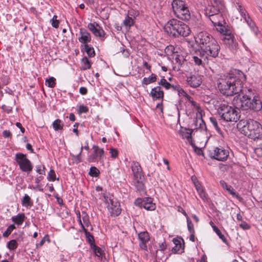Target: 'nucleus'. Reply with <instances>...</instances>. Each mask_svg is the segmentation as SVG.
<instances>
[{
	"mask_svg": "<svg viewBox=\"0 0 262 262\" xmlns=\"http://www.w3.org/2000/svg\"><path fill=\"white\" fill-rule=\"evenodd\" d=\"M243 73H239L238 76L229 73L222 75L218 79L217 86L220 92L227 96H232L243 91V81L245 80Z\"/></svg>",
	"mask_w": 262,
	"mask_h": 262,
	"instance_id": "f257e3e1",
	"label": "nucleus"
},
{
	"mask_svg": "<svg viewBox=\"0 0 262 262\" xmlns=\"http://www.w3.org/2000/svg\"><path fill=\"white\" fill-rule=\"evenodd\" d=\"M248 91L250 94H245L242 96L241 95H238L234 97L232 100V104L238 110H260L262 108L261 100L256 96H253V99L251 100V92L250 90H248Z\"/></svg>",
	"mask_w": 262,
	"mask_h": 262,
	"instance_id": "f03ea898",
	"label": "nucleus"
},
{
	"mask_svg": "<svg viewBox=\"0 0 262 262\" xmlns=\"http://www.w3.org/2000/svg\"><path fill=\"white\" fill-rule=\"evenodd\" d=\"M165 30L174 36H187L190 33L189 28L184 23L175 19L170 20L165 25Z\"/></svg>",
	"mask_w": 262,
	"mask_h": 262,
	"instance_id": "7ed1b4c3",
	"label": "nucleus"
},
{
	"mask_svg": "<svg viewBox=\"0 0 262 262\" xmlns=\"http://www.w3.org/2000/svg\"><path fill=\"white\" fill-rule=\"evenodd\" d=\"M237 127L246 136L253 135L255 138L260 139L261 124L258 122L251 120L249 122L241 120L237 124Z\"/></svg>",
	"mask_w": 262,
	"mask_h": 262,
	"instance_id": "20e7f679",
	"label": "nucleus"
},
{
	"mask_svg": "<svg viewBox=\"0 0 262 262\" xmlns=\"http://www.w3.org/2000/svg\"><path fill=\"white\" fill-rule=\"evenodd\" d=\"M218 112L222 118L227 122H236L240 117L238 112L226 102L219 105Z\"/></svg>",
	"mask_w": 262,
	"mask_h": 262,
	"instance_id": "39448f33",
	"label": "nucleus"
},
{
	"mask_svg": "<svg viewBox=\"0 0 262 262\" xmlns=\"http://www.w3.org/2000/svg\"><path fill=\"white\" fill-rule=\"evenodd\" d=\"M172 7L174 14L183 20H188L190 18V13L188 8L184 0L172 1Z\"/></svg>",
	"mask_w": 262,
	"mask_h": 262,
	"instance_id": "423d86ee",
	"label": "nucleus"
},
{
	"mask_svg": "<svg viewBox=\"0 0 262 262\" xmlns=\"http://www.w3.org/2000/svg\"><path fill=\"white\" fill-rule=\"evenodd\" d=\"M105 202L107 204V208L111 216H116L120 214L121 209L119 202L113 195H104Z\"/></svg>",
	"mask_w": 262,
	"mask_h": 262,
	"instance_id": "0eeeda50",
	"label": "nucleus"
},
{
	"mask_svg": "<svg viewBox=\"0 0 262 262\" xmlns=\"http://www.w3.org/2000/svg\"><path fill=\"white\" fill-rule=\"evenodd\" d=\"M15 160L22 171L30 173L32 170V164L30 161L27 158L25 155L17 153L15 155Z\"/></svg>",
	"mask_w": 262,
	"mask_h": 262,
	"instance_id": "6e6552de",
	"label": "nucleus"
},
{
	"mask_svg": "<svg viewBox=\"0 0 262 262\" xmlns=\"http://www.w3.org/2000/svg\"><path fill=\"white\" fill-rule=\"evenodd\" d=\"M209 156L211 158H214L219 161H225L229 156V151L223 147H213L210 149Z\"/></svg>",
	"mask_w": 262,
	"mask_h": 262,
	"instance_id": "1a4fd4ad",
	"label": "nucleus"
},
{
	"mask_svg": "<svg viewBox=\"0 0 262 262\" xmlns=\"http://www.w3.org/2000/svg\"><path fill=\"white\" fill-rule=\"evenodd\" d=\"M203 50L209 58L210 57L216 58L219 55L220 47L216 40L214 39L212 40V41Z\"/></svg>",
	"mask_w": 262,
	"mask_h": 262,
	"instance_id": "9d476101",
	"label": "nucleus"
},
{
	"mask_svg": "<svg viewBox=\"0 0 262 262\" xmlns=\"http://www.w3.org/2000/svg\"><path fill=\"white\" fill-rule=\"evenodd\" d=\"M214 39L207 33L203 32H200L195 37V41L201 49L209 45L212 41V40Z\"/></svg>",
	"mask_w": 262,
	"mask_h": 262,
	"instance_id": "9b49d317",
	"label": "nucleus"
},
{
	"mask_svg": "<svg viewBox=\"0 0 262 262\" xmlns=\"http://www.w3.org/2000/svg\"><path fill=\"white\" fill-rule=\"evenodd\" d=\"M136 204L140 205L147 210L153 211L156 209V205L152 203V200L150 198H145L143 200L138 199L136 200Z\"/></svg>",
	"mask_w": 262,
	"mask_h": 262,
	"instance_id": "f8f14e48",
	"label": "nucleus"
},
{
	"mask_svg": "<svg viewBox=\"0 0 262 262\" xmlns=\"http://www.w3.org/2000/svg\"><path fill=\"white\" fill-rule=\"evenodd\" d=\"M131 168L135 180L137 181L140 185H142V183H139V181L141 180L142 177V170L140 164L137 162L132 161Z\"/></svg>",
	"mask_w": 262,
	"mask_h": 262,
	"instance_id": "ddd939ff",
	"label": "nucleus"
},
{
	"mask_svg": "<svg viewBox=\"0 0 262 262\" xmlns=\"http://www.w3.org/2000/svg\"><path fill=\"white\" fill-rule=\"evenodd\" d=\"M224 8V6L223 3L214 4V5L206 8L205 14L209 16L216 15L220 14Z\"/></svg>",
	"mask_w": 262,
	"mask_h": 262,
	"instance_id": "4468645a",
	"label": "nucleus"
},
{
	"mask_svg": "<svg viewBox=\"0 0 262 262\" xmlns=\"http://www.w3.org/2000/svg\"><path fill=\"white\" fill-rule=\"evenodd\" d=\"M93 149H94L93 153L89 156L88 161L90 162H94L97 159L101 160L104 155L103 149L96 145L93 146Z\"/></svg>",
	"mask_w": 262,
	"mask_h": 262,
	"instance_id": "2eb2a0df",
	"label": "nucleus"
},
{
	"mask_svg": "<svg viewBox=\"0 0 262 262\" xmlns=\"http://www.w3.org/2000/svg\"><path fill=\"white\" fill-rule=\"evenodd\" d=\"M88 27L95 36L101 38L104 37L105 33L97 24L90 23L88 24Z\"/></svg>",
	"mask_w": 262,
	"mask_h": 262,
	"instance_id": "dca6fc26",
	"label": "nucleus"
},
{
	"mask_svg": "<svg viewBox=\"0 0 262 262\" xmlns=\"http://www.w3.org/2000/svg\"><path fill=\"white\" fill-rule=\"evenodd\" d=\"M178 92L179 94L184 95L187 98V100L191 104V105L194 107V109H195V110L196 111V113H203L200 105L196 102L192 100V98L190 96H189L188 94H187L186 93V92H184L182 89H181V88H178Z\"/></svg>",
	"mask_w": 262,
	"mask_h": 262,
	"instance_id": "f3484780",
	"label": "nucleus"
},
{
	"mask_svg": "<svg viewBox=\"0 0 262 262\" xmlns=\"http://www.w3.org/2000/svg\"><path fill=\"white\" fill-rule=\"evenodd\" d=\"M178 92L179 94L184 95L187 98V100L191 104V105L194 107V109H195V110L196 111V113H203L200 105L196 102L192 100V98L190 96H189L188 94H187L186 93V92H184L182 89H181V88H178Z\"/></svg>",
	"mask_w": 262,
	"mask_h": 262,
	"instance_id": "a211bd4d",
	"label": "nucleus"
},
{
	"mask_svg": "<svg viewBox=\"0 0 262 262\" xmlns=\"http://www.w3.org/2000/svg\"><path fill=\"white\" fill-rule=\"evenodd\" d=\"M187 82L192 87L199 86L202 82V77L199 75H193L187 77Z\"/></svg>",
	"mask_w": 262,
	"mask_h": 262,
	"instance_id": "6ab92c4d",
	"label": "nucleus"
},
{
	"mask_svg": "<svg viewBox=\"0 0 262 262\" xmlns=\"http://www.w3.org/2000/svg\"><path fill=\"white\" fill-rule=\"evenodd\" d=\"M203 113H196L195 127L196 129H206V125L203 118Z\"/></svg>",
	"mask_w": 262,
	"mask_h": 262,
	"instance_id": "aec40b11",
	"label": "nucleus"
},
{
	"mask_svg": "<svg viewBox=\"0 0 262 262\" xmlns=\"http://www.w3.org/2000/svg\"><path fill=\"white\" fill-rule=\"evenodd\" d=\"M80 37H79V41L82 43L86 44L91 40L90 34L85 30L81 29L80 30Z\"/></svg>",
	"mask_w": 262,
	"mask_h": 262,
	"instance_id": "412c9836",
	"label": "nucleus"
},
{
	"mask_svg": "<svg viewBox=\"0 0 262 262\" xmlns=\"http://www.w3.org/2000/svg\"><path fill=\"white\" fill-rule=\"evenodd\" d=\"M138 237L141 242L140 247L142 248L145 249L146 248V243L149 240L148 233L146 231L141 232L139 233Z\"/></svg>",
	"mask_w": 262,
	"mask_h": 262,
	"instance_id": "4be33fe9",
	"label": "nucleus"
},
{
	"mask_svg": "<svg viewBox=\"0 0 262 262\" xmlns=\"http://www.w3.org/2000/svg\"><path fill=\"white\" fill-rule=\"evenodd\" d=\"M192 133V129H185L181 132V135L183 138L186 139L192 147H194V143L191 139Z\"/></svg>",
	"mask_w": 262,
	"mask_h": 262,
	"instance_id": "5701e85b",
	"label": "nucleus"
},
{
	"mask_svg": "<svg viewBox=\"0 0 262 262\" xmlns=\"http://www.w3.org/2000/svg\"><path fill=\"white\" fill-rule=\"evenodd\" d=\"M150 95L154 99H159L163 97V92L160 86H157L151 89Z\"/></svg>",
	"mask_w": 262,
	"mask_h": 262,
	"instance_id": "b1692460",
	"label": "nucleus"
},
{
	"mask_svg": "<svg viewBox=\"0 0 262 262\" xmlns=\"http://www.w3.org/2000/svg\"><path fill=\"white\" fill-rule=\"evenodd\" d=\"M173 243L174 246L172 248V251L174 253L181 252V250L182 249L181 239L174 238L173 239Z\"/></svg>",
	"mask_w": 262,
	"mask_h": 262,
	"instance_id": "393cba45",
	"label": "nucleus"
},
{
	"mask_svg": "<svg viewBox=\"0 0 262 262\" xmlns=\"http://www.w3.org/2000/svg\"><path fill=\"white\" fill-rule=\"evenodd\" d=\"M159 84L162 85L164 86L166 89H172V90L174 91H178V88H180L179 86H174L171 85L169 82L167 81V80L165 79H161L159 83Z\"/></svg>",
	"mask_w": 262,
	"mask_h": 262,
	"instance_id": "a878e982",
	"label": "nucleus"
},
{
	"mask_svg": "<svg viewBox=\"0 0 262 262\" xmlns=\"http://www.w3.org/2000/svg\"><path fill=\"white\" fill-rule=\"evenodd\" d=\"M195 55L198 56V58L201 59H205V62L207 64L208 63L209 58L203 49H200L198 51H196L195 52Z\"/></svg>",
	"mask_w": 262,
	"mask_h": 262,
	"instance_id": "bb28decb",
	"label": "nucleus"
},
{
	"mask_svg": "<svg viewBox=\"0 0 262 262\" xmlns=\"http://www.w3.org/2000/svg\"><path fill=\"white\" fill-rule=\"evenodd\" d=\"M210 20L214 25V26L217 25L218 26H221V23L222 22V19L223 17L221 14L210 16Z\"/></svg>",
	"mask_w": 262,
	"mask_h": 262,
	"instance_id": "cd10ccee",
	"label": "nucleus"
},
{
	"mask_svg": "<svg viewBox=\"0 0 262 262\" xmlns=\"http://www.w3.org/2000/svg\"><path fill=\"white\" fill-rule=\"evenodd\" d=\"M25 214L24 213L18 214L16 216L12 217V220L17 225H21L25 220Z\"/></svg>",
	"mask_w": 262,
	"mask_h": 262,
	"instance_id": "c85d7f7f",
	"label": "nucleus"
},
{
	"mask_svg": "<svg viewBox=\"0 0 262 262\" xmlns=\"http://www.w3.org/2000/svg\"><path fill=\"white\" fill-rule=\"evenodd\" d=\"M91 67V64L86 57H83L81 60V68L83 70L89 69Z\"/></svg>",
	"mask_w": 262,
	"mask_h": 262,
	"instance_id": "c756f323",
	"label": "nucleus"
},
{
	"mask_svg": "<svg viewBox=\"0 0 262 262\" xmlns=\"http://www.w3.org/2000/svg\"><path fill=\"white\" fill-rule=\"evenodd\" d=\"M21 204L25 207L31 206L32 205L31 198L28 194H25L21 201Z\"/></svg>",
	"mask_w": 262,
	"mask_h": 262,
	"instance_id": "7c9ffc66",
	"label": "nucleus"
},
{
	"mask_svg": "<svg viewBox=\"0 0 262 262\" xmlns=\"http://www.w3.org/2000/svg\"><path fill=\"white\" fill-rule=\"evenodd\" d=\"M134 20L132 17L127 16L123 21V25L126 29H128L134 25Z\"/></svg>",
	"mask_w": 262,
	"mask_h": 262,
	"instance_id": "2f4dec72",
	"label": "nucleus"
},
{
	"mask_svg": "<svg viewBox=\"0 0 262 262\" xmlns=\"http://www.w3.org/2000/svg\"><path fill=\"white\" fill-rule=\"evenodd\" d=\"M227 191L229 193H230L233 196L235 197L238 201L240 202H243V199L242 197H241L239 195L236 194V193L235 192L233 188L231 186H229L227 189Z\"/></svg>",
	"mask_w": 262,
	"mask_h": 262,
	"instance_id": "473e14b6",
	"label": "nucleus"
},
{
	"mask_svg": "<svg viewBox=\"0 0 262 262\" xmlns=\"http://www.w3.org/2000/svg\"><path fill=\"white\" fill-rule=\"evenodd\" d=\"M85 51L90 57H94L95 55V51L93 47L85 44L84 46Z\"/></svg>",
	"mask_w": 262,
	"mask_h": 262,
	"instance_id": "72a5a7b5",
	"label": "nucleus"
},
{
	"mask_svg": "<svg viewBox=\"0 0 262 262\" xmlns=\"http://www.w3.org/2000/svg\"><path fill=\"white\" fill-rule=\"evenodd\" d=\"M63 124L59 119H56L53 123V127L55 130L62 129L63 128Z\"/></svg>",
	"mask_w": 262,
	"mask_h": 262,
	"instance_id": "f704fd0d",
	"label": "nucleus"
},
{
	"mask_svg": "<svg viewBox=\"0 0 262 262\" xmlns=\"http://www.w3.org/2000/svg\"><path fill=\"white\" fill-rule=\"evenodd\" d=\"M156 80V75L152 74L150 75V76L148 78H144L143 80V83L145 84H148L150 83L154 82Z\"/></svg>",
	"mask_w": 262,
	"mask_h": 262,
	"instance_id": "c9c22d12",
	"label": "nucleus"
},
{
	"mask_svg": "<svg viewBox=\"0 0 262 262\" xmlns=\"http://www.w3.org/2000/svg\"><path fill=\"white\" fill-rule=\"evenodd\" d=\"M213 231L217 234L219 237L223 241V242L226 243L227 239L223 234L221 233L220 229L216 226H213Z\"/></svg>",
	"mask_w": 262,
	"mask_h": 262,
	"instance_id": "e433bc0d",
	"label": "nucleus"
},
{
	"mask_svg": "<svg viewBox=\"0 0 262 262\" xmlns=\"http://www.w3.org/2000/svg\"><path fill=\"white\" fill-rule=\"evenodd\" d=\"M56 79L53 77H51L46 80V83L49 87L54 88L56 84Z\"/></svg>",
	"mask_w": 262,
	"mask_h": 262,
	"instance_id": "4c0bfd02",
	"label": "nucleus"
},
{
	"mask_svg": "<svg viewBox=\"0 0 262 262\" xmlns=\"http://www.w3.org/2000/svg\"><path fill=\"white\" fill-rule=\"evenodd\" d=\"M237 9L239 11V12L241 13V15L242 17H244L245 21L247 22V23H249L248 20L247 19L246 17V11L245 10L242 8V7L241 5H240L238 3H236V5L235 6Z\"/></svg>",
	"mask_w": 262,
	"mask_h": 262,
	"instance_id": "58836bf2",
	"label": "nucleus"
},
{
	"mask_svg": "<svg viewBox=\"0 0 262 262\" xmlns=\"http://www.w3.org/2000/svg\"><path fill=\"white\" fill-rule=\"evenodd\" d=\"M193 59L195 64L198 66H204L206 63L205 62V59H201L198 58V56H196L195 55L193 56Z\"/></svg>",
	"mask_w": 262,
	"mask_h": 262,
	"instance_id": "ea45409f",
	"label": "nucleus"
},
{
	"mask_svg": "<svg viewBox=\"0 0 262 262\" xmlns=\"http://www.w3.org/2000/svg\"><path fill=\"white\" fill-rule=\"evenodd\" d=\"M92 248L96 256H97L98 257L102 256V250L100 248L97 247L96 245H94L92 246Z\"/></svg>",
	"mask_w": 262,
	"mask_h": 262,
	"instance_id": "a19ab883",
	"label": "nucleus"
},
{
	"mask_svg": "<svg viewBox=\"0 0 262 262\" xmlns=\"http://www.w3.org/2000/svg\"><path fill=\"white\" fill-rule=\"evenodd\" d=\"M15 228L14 225H10L7 230L3 233V235L4 237H8L12 232V231Z\"/></svg>",
	"mask_w": 262,
	"mask_h": 262,
	"instance_id": "79ce46f5",
	"label": "nucleus"
},
{
	"mask_svg": "<svg viewBox=\"0 0 262 262\" xmlns=\"http://www.w3.org/2000/svg\"><path fill=\"white\" fill-rule=\"evenodd\" d=\"M8 247L10 250L16 249L17 247V243L14 239L10 241L8 243Z\"/></svg>",
	"mask_w": 262,
	"mask_h": 262,
	"instance_id": "37998d69",
	"label": "nucleus"
},
{
	"mask_svg": "<svg viewBox=\"0 0 262 262\" xmlns=\"http://www.w3.org/2000/svg\"><path fill=\"white\" fill-rule=\"evenodd\" d=\"M99 173V170L95 167H92L89 171V174L93 177H97Z\"/></svg>",
	"mask_w": 262,
	"mask_h": 262,
	"instance_id": "c03bdc74",
	"label": "nucleus"
},
{
	"mask_svg": "<svg viewBox=\"0 0 262 262\" xmlns=\"http://www.w3.org/2000/svg\"><path fill=\"white\" fill-rule=\"evenodd\" d=\"M187 222L188 229L189 232L191 233H194V230L193 228V225L189 217H187Z\"/></svg>",
	"mask_w": 262,
	"mask_h": 262,
	"instance_id": "a18cd8bd",
	"label": "nucleus"
},
{
	"mask_svg": "<svg viewBox=\"0 0 262 262\" xmlns=\"http://www.w3.org/2000/svg\"><path fill=\"white\" fill-rule=\"evenodd\" d=\"M82 227L85 233L86 236L88 238L90 243L92 244L93 242H94L93 236L89 232L86 231L85 228H84V226L83 225H82Z\"/></svg>",
	"mask_w": 262,
	"mask_h": 262,
	"instance_id": "49530a36",
	"label": "nucleus"
},
{
	"mask_svg": "<svg viewBox=\"0 0 262 262\" xmlns=\"http://www.w3.org/2000/svg\"><path fill=\"white\" fill-rule=\"evenodd\" d=\"M48 179L49 181H54L56 180V174L55 171L51 169L48 176Z\"/></svg>",
	"mask_w": 262,
	"mask_h": 262,
	"instance_id": "de8ad7c7",
	"label": "nucleus"
},
{
	"mask_svg": "<svg viewBox=\"0 0 262 262\" xmlns=\"http://www.w3.org/2000/svg\"><path fill=\"white\" fill-rule=\"evenodd\" d=\"M52 25L54 28H58L59 25V21L57 19V16L54 15L52 20Z\"/></svg>",
	"mask_w": 262,
	"mask_h": 262,
	"instance_id": "09e8293b",
	"label": "nucleus"
},
{
	"mask_svg": "<svg viewBox=\"0 0 262 262\" xmlns=\"http://www.w3.org/2000/svg\"><path fill=\"white\" fill-rule=\"evenodd\" d=\"M198 192L199 193L200 197L204 201H207V195H206L203 189L200 191H198Z\"/></svg>",
	"mask_w": 262,
	"mask_h": 262,
	"instance_id": "8fccbe9b",
	"label": "nucleus"
},
{
	"mask_svg": "<svg viewBox=\"0 0 262 262\" xmlns=\"http://www.w3.org/2000/svg\"><path fill=\"white\" fill-rule=\"evenodd\" d=\"M210 122H211V123L212 124V125H213V126L215 127V128L216 130H219V127L218 126L216 119L215 118L211 117L210 118Z\"/></svg>",
	"mask_w": 262,
	"mask_h": 262,
	"instance_id": "3c124183",
	"label": "nucleus"
},
{
	"mask_svg": "<svg viewBox=\"0 0 262 262\" xmlns=\"http://www.w3.org/2000/svg\"><path fill=\"white\" fill-rule=\"evenodd\" d=\"M175 60L177 62H179V64H182L184 62L185 59L183 56H180V55H177Z\"/></svg>",
	"mask_w": 262,
	"mask_h": 262,
	"instance_id": "603ef678",
	"label": "nucleus"
},
{
	"mask_svg": "<svg viewBox=\"0 0 262 262\" xmlns=\"http://www.w3.org/2000/svg\"><path fill=\"white\" fill-rule=\"evenodd\" d=\"M110 153L111 157L113 158H116L118 156V151L115 148H111L110 149Z\"/></svg>",
	"mask_w": 262,
	"mask_h": 262,
	"instance_id": "864d4df0",
	"label": "nucleus"
},
{
	"mask_svg": "<svg viewBox=\"0 0 262 262\" xmlns=\"http://www.w3.org/2000/svg\"><path fill=\"white\" fill-rule=\"evenodd\" d=\"M88 112V108L84 105H80L79 107V113H85Z\"/></svg>",
	"mask_w": 262,
	"mask_h": 262,
	"instance_id": "5fc2aeb1",
	"label": "nucleus"
},
{
	"mask_svg": "<svg viewBox=\"0 0 262 262\" xmlns=\"http://www.w3.org/2000/svg\"><path fill=\"white\" fill-rule=\"evenodd\" d=\"M83 224L81 222V220L80 219L79 220V222L80 223V224L82 225H83L84 226L85 225L86 226H89V222L88 221V217L86 216H85L84 217H83Z\"/></svg>",
	"mask_w": 262,
	"mask_h": 262,
	"instance_id": "6e6d98bb",
	"label": "nucleus"
},
{
	"mask_svg": "<svg viewBox=\"0 0 262 262\" xmlns=\"http://www.w3.org/2000/svg\"><path fill=\"white\" fill-rule=\"evenodd\" d=\"M3 110L6 112L7 113H9L12 111V106H7L6 105H3L2 106Z\"/></svg>",
	"mask_w": 262,
	"mask_h": 262,
	"instance_id": "4d7b16f0",
	"label": "nucleus"
},
{
	"mask_svg": "<svg viewBox=\"0 0 262 262\" xmlns=\"http://www.w3.org/2000/svg\"><path fill=\"white\" fill-rule=\"evenodd\" d=\"M194 184L195 185V188H196L197 191H200L202 189H203V188L202 187L201 185L200 184V183L198 181H196V182L194 181Z\"/></svg>",
	"mask_w": 262,
	"mask_h": 262,
	"instance_id": "13d9d810",
	"label": "nucleus"
},
{
	"mask_svg": "<svg viewBox=\"0 0 262 262\" xmlns=\"http://www.w3.org/2000/svg\"><path fill=\"white\" fill-rule=\"evenodd\" d=\"M87 89L84 87H81L79 89V92L82 95H85L87 93Z\"/></svg>",
	"mask_w": 262,
	"mask_h": 262,
	"instance_id": "bf43d9fd",
	"label": "nucleus"
},
{
	"mask_svg": "<svg viewBox=\"0 0 262 262\" xmlns=\"http://www.w3.org/2000/svg\"><path fill=\"white\" fill-rule=\"evenodd\" d=\"M3 135L4 137H5L6 138L9 137L11 136V134L10 132V131L7 130H4L3 133Z\"/></svg>",
	"mask_w": 262,
	"mask_h": 262,
	"instance_id": "052dcab7",
	"label": "nucleus"
},
{
	"mask_svg": "<svg viewBox=\"0 0 262 262\" xmlns=\"http://www.w3.org/2000/svg\"><path fill=\"white\" fill-rule=\"evenodd\" d=\"M239 226L243 228V229H248L249 228V226L246 223H241L240 225H239Z\"/></svg>",
	"mask_w": 262,
	"mask_h": 262,
	"instance_id": "680f3d73",
	"label": "nucleus"
},
{
	"mask_svg": "<svg viewBox=\"0 0 262 262\" xmlns=\"http://www.w3.org/2000/svg\"><path fill=\"white\" fill-rule=\"evenodd\" d=\"M221 185L222 187L224 189H227L230 185H228L225 181H221L220 182Z\"/></svg>",
	"mask_w": 262,
	"mask_h": 262,
	"instance_id": "e2e57ef3",
	"label": "nucleus"
},
{
	"mask_svg": "<svg viewBox=\"0 0 262 262\" xmlns=\"http://www.w3.org/2000/svg\"><path fill=\"white\" fill-rule=\"evenodd\" d=\"M45 238H42L39 243L36 244V248H38L41 247L45 243Z\"/></svg>",
	"mask_w": 262,
	"mask_h": 262,
	"instance_id": "0e129e2a",
	"label": "nucleus"
},
{
	"mask_svg": "<svg viewBox=\"0 0 262 262\" xmlns=\"http://www.w3.org/2000/svg\"><path fill=\"white\" fill-rule=\"evenodd\" d=\"M16 125L17 127H18V128H19L20 129V130L22 133H24L25 132V128L23 127V126L21 125V123H20L19 122H17L16 123Z\"/></svg>",
	"mask_w": 262,
	"mask_h": 262,
	"instance_id": "69168bd1",
	"label": "nucleus"
},
{
	"mask_svg": "<svg viewBox=\"0 0 262 262\" xmlns=\"http://www.w3.org/2000/svg\"><path fill=\"white\" fill-rule=\"evenodd\" d=\"M26 148L28 150H30L32 153L34 152L33 149L32 147V145L30 143H28L26 145Z\"/></svg>",
	"mask_w": 262,
	"mask_h": 262,
	"instance_id": "338daca9",
	"label": "nucleus"
},
{
	"mask_svg": "<svg viewBox=\"0 0 262 262\" xmlns=\"http://www.w3.org/2000/svg\"><path fill=\"white\" fill-rule=\"evenodd\" d=\"M194 149V150L196 152H197V154L198 155H201L202 154V150L199 148H197L196 147H195L194 146V147H193Z\"/></svg>",
	"mask_w": 262,
	"mask_h": 262,
	"instance_id": "774afa93",
	"label": "nucleus"
}]
</instances>
